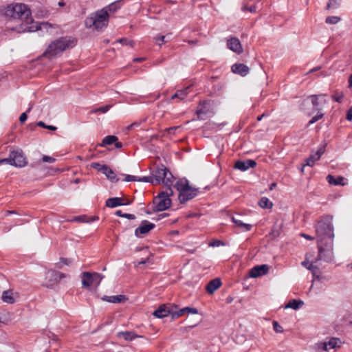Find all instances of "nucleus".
Segmentation results:
<instances>
[{"mask_svg":"<svg viewBox=\"0 0 352 352\" xmlns=\"http://www.w3.org/2000/svg\"><path fill=\"white\" fill-rule=\"evenodd\" d=\"M333 219L332 215L324 214L317 221L314 226L317 240L322 241V240L334 239Z\"/></svg>","mask_w":352,"mask_h":352,"instance_id":"f257e3e1","label":"nucleus"},{"mask_svg":"<svg viewBox=\"0 0 352 352\" xmlns=\"http://www.w3.org/2000/svg\"><path fill=\"white\" fill-rule=\"evenodd\" d=\"M76 41L75 38L69 36L61 37L52 42L43 56L49 58H52L61 54L63 51L72 48L75 46Z\"/></svg>","mask_w":352,"mask_h":352,"instance_id":"f03ea898","label":"nucleus"},{"mask_svg":"<svg viewBox=\"0 0 352 352\" xmlns=\"http://www.w3.org/2000/svg\"><path fill=\"white\" fill-rule=\"evenodd\" d=\"M109 22V14L106 8H102L91 14L85 21L87 28H94L96 30L106 27Z\"/></svg>","mask_w":352,"mask_h":352,"instance_id":"7ed1b4c3","label":"nucleus"},{"mask_svg":"<svg viewBox=\"0 0 352 352\" xmlns=\"http://www.w3.org/2000/svg\"><path fill=\"white\" fill-rule=\"evenodd\" d=\"M174 187L179 192L178 199L182 204L193 199L198 194V189L192 188L186 179L177 180Z\"/></svg>","mask_w":352,"mask_h":352,"instance_id":"20e7f679","label":"nucleus"},{"mask_svg":"<svg viewBox=\"0 0 352 352\" xmlns=\"http://www.w3.org/2000/svg\"><path fill=\"white\" fill-rule=\"evenodd\" d=\"M6 14L13 19H19L28 22L31 17V11L26 5L16 3L8 6Z\"/></svg>","mask_w":352,"mask_h":352,"instance_id":"39448f33","label":"nucleus"},{"mask_svg":"<svg viewBox=\"0 0 352 352\" xmlns=\"http://www.w3.org/2000/svg\"><path fill=\"white\" fill-rule=\"evenodd\" d=\"M318 254V259L326 262H332L334 258L333 239L317 240Z\"/></svg>","mask_w":352,"mask_h":352,"instance_id":"423d86ee","label":"nucleus"},{"mask_svg":"<svg viewBox=\"0 0 352 352\" xmlns=\"http://www.w3.org/2000/svg\"><path fill=\"white\" fill-rule=\"evenodd\" d=\"M173 194L171 188H167L165 191L160 192L154 199V211H163L169 208L171 206L170 197Z\"/></svg>","mask_w":352,"mask_h":352,"instance_id":"0eeeda50","label":"nucleus"},{"mask_svg":"<svg viewBox=\"0 0 352 352\" xmlns=\"http://www.w3.org/2000/svg\"><path fill=\"white\" fill-rule=\"evenodd\" d=\"M103 278V275L97 272H82L81 274L82 287L89 288L91 286L98 287Z\"/></svg>","mask_w":352,"mask_h":352,"instance_id":"6e6552de","label":"nucleus"},{"mask_svg":"<svg viewBox=\"0 0 352 352\" xmlns=\"http://www.w3.org/2000/svg\"><path fill=\"white\" fill-rule=\"evenodd\" d=\"M66 277L67 275L63 272L54 270H50L47 272L45 275L46 286L47 287H52L57 285L61 279Z\"/></svg>","mask_w":352,"mask_h":352,"instance_id":"1a4fd4ad","label":"nucleus"},{"mask_svg":"<svg viewBox=\"0 0 352 352\" xmlns=\"http://www.w3.org/2000/svg\"><path fill=\"white\" fill-rule=\"evenodd\" d=\"M341 341L339 338H332L327 342H321L316 344L315 349L317 352L328 351L329 349L340 347Z\"/></svg>","mask_w":352,"mask_h":352,"instance_id":"9d476101","label":"nucleus"},{"mask_svg":"<svg viewBox=\"0 0 352 352\" xmlns=\"http://www.w3.org/2000/svg\"><path fill=\"white\" fill-rule=\"evenodd\" d=\"M12 163L11 166L22 168L27 165L28 160L23 151L20 149L10 151Z\"/></svg>","mask_w":352,"mask_h":352,"instance_id":"9b49d317","label":"nucleus"},{"mask_svg":"<svg viewBox=\"0 0 352 352\" xmlns=\"http://www.w3.org/2000/svg\"><path fill=\"white\" fill-rule=\"evenodd\" d=\"M91 166L104 174L107 179L112 182H117L119 180L114 171L107 165H102L98 162H93L91 163Z\"/></svg>","mask_w":352,"mask_h":352,"instance_id":"f8f14e48","label":"nucleus"},{"mask_svg":"<svg viewBox=\"0 0 352 352\" xmlns=\"http://www.w3.org/2000/svg\"><path fill=\"white\" fill-rule=\"evenodd\" d=\"M326 95H311L309 96L313 106V112H321L323 106L327 103Z\"/></svg>","mask_w":352,"mask_h":352,"instance_id":"ddd939ff","label":"nucleus"},{"mask_svg":"<svg viewBox=\"0 0 352 352\" xmlns=\"http://www.w3.org/2000/svg\"><path fill=\"white\" fill-rule=\"evenodd\" d=\"M155 227V224L147 220H144L140 225L135 230V235L137 237H142V235L147 234Z\"/></svg>","mask_w":352,"mask_h":352,"instance_id":"4468645a","label":"nucleus"},{"mask_svg":"<svg viewBox=\"0 0 352 352\" xmlns=\"http://www.w3.org/2000/svg\"><path fill=\"white\" fill-rule=\"evenodd\" d=\"M196 114L198 120H206L208 116L212 114L209 104L206 102L199 103L196 111Z\"/></svg>","mask_w":352,"mask_h":352,"instance_id":"2eb2a0df","label":"nucleus"},{"mask_svg":"<svg viewBox=\"0 0 352 352\" xmlns=\"http://www.w3.org/2000/svg\"><path fill=\"white\" fill-rule=\"evenodd\" d=\"M172 307L173 305H162L153 313V315L157 318H163L172 314Z\"/></svg>","mask_w":352,"mask_h":352,"instance_id":"dca6fc26","label":"nucleus"},{"mask_svg":"<svg viewBox=\"0 0 352 352\" xmlns=\"http://www.w3.org/2000/svg\"><path fill=\"white\" fill-rule=\"evenodd\" d=\"M177 309V306L173 305L172 307V314L171 317L173 319L178 318L186 314H197V309L195 308H192L189 307H184L179 310H176Z\"/></svg>","mask_w":352,"mask_h":352,"instance_id":"f3484780","label":"nucleus"},{"mask_svg":"<svg viewBox=\"0 0 352 352\" xmlns=\"http://www.w3.org/2000/svg\"><path fill=\"white\" fill-rule=\"evenodd\" d=\"M227 47L231 51L240 54L243 52V47L239 38L236 37H230L227 40Z\"/></svg>","mask_w":352,"mask_h":352,"instance_id":"a211bd4d","label":"nucleus"},{"mask_svg":"<svg viewBox=\"0 0 352 352\" xmlns=\"http://www.w3.org/2000/svg\"><path fill=\"white\" fill-rule=\"evenodd\" d=\"M269 271L267 265H256L252 267L249 272L250 276L252 278H257L265 275Z\"/></svg>","mask_w":352,"mask_h":352,"instance_id":"6ab92c4d","label":"nucleus"},{"mask_svg":"<svg viewBox=\"0 0 352 352\" xmlns=\"http://www.w3.org/2000/svg\"><path fill=\"white\" fill-rule=\"evenodd\" d=\"M325 146H320L318 148V151L314 153L309 155L308 158L306 160V163L305 166H309L312 167L315 162L320 160L321 155L324 153Z\"/></svg>","mask_w":352,"mask_h":352,"instance_id":"aec40b11","label":"nucleus"},{"mask_svg":"<svg viewBox=\"0 0 352 352\" xmlns=\"http://www.w3.org/2000/svg\"><path fill=\"white\" fill-rule=\"evenodd\" d=\"M256 163L253 160H247L246 161L238 160L234 164V168L242 171H245L250 168H254Z\"/></svg>","mask_w":352,"mask_h":352,"instance_id":"412c9836","label":"nucleus"},{"mask_svg":"<svg viewBox=\"0 0 352 352\" xmlns=\"http://www.w3.org/2000/svg\"><path fill=\"white\" fill-rule=\"evenodd\" d=\"M231 70L233 73L241 76H245L249 74L250 68L243 63H235L232 65Z\"/></svg>","mask_w":352,"mask_h":352,"instance_id":"4be33fe9","label":"nucleus"},{"mask_svg":"<svg viewBox=\"0 0 352 352\" xmlns=\"http://www.w3.org/2000/svg\"><path fill=\"white\" fill-rule=\"evenodd\" d=\"M166 167L163 165L157 167L153 171V175L155 184H160L161 182L162 183L163 179H164V177H166Z\"/></svg>","mask_w":352,"mask_h":352,"instance_id":"5701e85b","label":"nucleus"},{"mask_svg":"<svg viewBox=\"0 0 352 352\" xmlns=\"http://www.w3.org/2000/svg\"><path fill=\"white\" fill-rule=\"evenodd\" d=\"M129 203H124V199L120 197H111L106 201V206L116 208L120 206L128 205Z\"/></svg>","mask_w":352,"mask_h":352,"instance_id":"b1692460","label":"nucleus"},{"mask_svg":"<svg viewBox=\"0 0 352 352\" xmlns=\"http://www.w3.org/2000/svg\"><path fill=\"white\" fill-rule=\"evenodd\" d=\"M327 180L331 185L344 186L346 184V179L342 176L335 178L333 176L329 175L327 177Z\"/></svg>","mask_w":352,"mask_h":352,"instance_id":"393cba45","label":"nucleus"},{"mask_svg":"<svg viewBox=\"0 0 352 352\" xmlns=\"http://www.w3.org/2000/svg\"><path fill=\"white\" fill-rule=\"evenodd\" d=\"M221 285V281L219 278H214L210 280L206 285L207 292L212 294Z\"/></svg>","mask_w":352,"mask_h":352,"instance_id":"a878e982","label":"nucleus"},{"mask_svg":"<svg viewBox=\"0 0 352 352\" xmlns=\"http://www.w3.org/2000/svg\"><path fill=\"white\" fill-rule=\"evenodd\" d=\"M232 221L241 230L250 231L252 228V225L250 223H243L241 220L236 219L234 217L231 218Z\"/></svg>","mask_w":352,"mask_h":352,"instance_id":"bb28decb","label":"nucleus"},{"mask_svg":"<svg viewBox=\"0 0 352 352\" xmlns=\"http://www.w3.org/2000/svg\"><path fill=\"white\" fill-rule=\"evenodd\" d=\"M102 299L111 303H120L124 301L126 298L124 295H117L111 296H104Z\"/></svg>","mask_w":352,"mask_h":352,"instance_id":"cd10ccee","label":"nucleus"},{"mask_svg":"<svg viewBox=\"0 0 352 352\" xmlns=\"http://www.w3.org/2000/svg\"><path fill=\"white\" fill-rule=\"evenodd\" d=\"M166 177H164V179H163L162 183L167 188H171L173 182L174 181V177L172 173L168 170V169L166 167Z\"/></svg>","mask_w":352,"mask_h":352,"instance_id":"c85d7f7f","label":"nucleus"},{"mask_svg":"<svg viewBox=\"0 0 352 352\" xmlns=\"http://www.w3.org/2000/svg\"><path fill=\"white\" fill-rule=\"evenodd\" d=\"M117 140H118V138L116 135H107L104 138L102 142L100 144V146L104 147L108 145H111Z\"/></svg>","mask_w":352,"mask_h":352,"instance_id":"c756f323","label":"nucleus"},{"mask_svg":"<svg viewBox=\"0 0 352 352\" xmlns=\"http://www.w3.org/2000/svg\"><path fill=\"white\" fill-rule=\"evenodd\" d=\"M119 337H122L125 340L131 341L138 336L132 331H122L118 333Z\"/></svg>","mask_w":352,"mask_h":352,"instance_id":"7c9ffc66","label":"nucleus"},{"mask_svg":"<svg viewBox=\"0 0 352 352\" xmlns=\"http://www.w3.org/2000/svg\"><path fill=\"white\" fill-rule=\"evenodd\" d=\"M2 300L8 304H13L14 299L10 291H4L2 294Z\"/></svg>","mask_w":352,"mask_h":352,"instance_id":"2f4dec72","label":"nucleus"},{"mask_svg":"<svg viewBox=\"0 0 352 352\" xmlns=\"http://www.w3.org/2000/svg\"><path fill=\"white\" fill-rule=\"evenodd\" d=\"M303 305V302L302 300H297L296 299H293L289 301V302L285 305V308H291L294 310L299 309L300 306Z\"/></svg>","mask_w":352,"mask_h":352,"instance_id":"473e14b6","label":"nucleus"},{"mask_svg":"<svg viewBox=\"0 0 352 352\" xmlns=\"http://www.w3.org/2000/svg\"><path fill=\"white\" fill-rule=\"evenodd\" d=\"M187 95H188V89L178 90V91H177V92L175 94H173L172 96L171 99L174 100L175 98H178L179 100H182L186 98Z\"/></svg>","mask_w":352,"mask_h":352,"instance_id":"72a5a7b5","label":"nucleus"},{"mask_svg":"<svg viewBox=\"0 0 352 352\" xmlns=\"http://www.w3.org/2000/svg\"><path fill=\"white\" fill-rule=\"evenodd\" d=\"M258 205L262 208H272L273 206L272 202L270 201V199L265 197H263L260 199Z\"/></svg>","mask_w":352,"mask_h":352,"instance_id":"f704fd0d","label":"nucleus"},{"mask_svg":"<svg viewBox=\"0 0 352 352\" xmlns=\"http://www.w3.org/2000/svg\"><path fill=\"white\" fill-rule=\"evenodd\" d=\"M302 265L309 270L311 271L314 276H316V272L318 270V268L316 266L314 265L313 263H310L308 261H303Z\"/></svg>","mask_w":352,"mask_h":352,"instance_id":"c9c22d12","label":"nucleus"},{"mask_svg":"<svg viewBox=\"0 0 352 352\" xmlns=\"http://www.w3.org/2000/svg\"><path fill=\"white\" fill-rule=\"evenodd\" d=\"M341 0H329L327 4L326 10L336 9L340 4Z\"/></svg>","mask_w":352,"mask_h":352,"instance_id":"e433bc0d","label":"nucleus"},{"mask_svg":"<svg viewBox=\"0 0 352 352\" xmlns=\"http://www.w3.org/2000/svg\"><path fill=\"white\" fill-rule=\"evenodd\" d=\"M340 20V17L338 16H329L326 18L325 23L327 24H337Z\"/></svg>","mask_w":352,"mask_h":352,"instance_id":"4c0bfd02","label":"nucleus"},{"mask_svg":"<svg viewBox=\"0 0 352 352\" xmlns=\"http://www.w3.org/2000/svg\"><path fill=\"white\" fill-rule=\"evenodd\" d=\"M107 10V12L109 11L111 12H115L120 8V1H116L114 3H111L107 7L105 8Z\"/></svg>","mask_w":352,"mask_h":352,"instance_id":"58836bf2","label":"nucleus"},{"mask_svg":"<svg viewBox=\"0 0 352 352\" xmlns=\"http://www.w3.org/2000/svg\"><path fill=\"white\" fill-rule=\"evenodd\" d=\"M116 214L118 217L126 218L128 219H135V216L133 214L122 213L121 210H117Z\"/></svg>","mask_w":352,"mask_h":352,"instance_id":"ea45409f","label":"nucleus"},{"mask_svg":"<svg viewBox=\"0 0 352 352\" xmlns=\"http://www.w3.org/2000/svg\"><path fill=\"white\" fill-rule=\"evenodd\" d=\"M138 182H147L155 184L153 175L152 176L139 177Z\"/></svg>","mask_w":352,"mask_h":352,"instance_id":"a19ab883","label":"nucleus"},{"mask_svg":"<svg viewBox=\"0 0 352 352\" xmlns=\"http://www.w3.org/2000/svg\"><path fill=\"white\" fill-rule=\"evenodd\" d=\"M331 97L335 101L338 102H342L344 98V94L342 92H336Z\"/></svg>","mask_w":352,"mask_h":352,"instance_id":"79ce46f5","label":"nucleus"},{"mask_svg":"<svg viewBox=\"0 0 352 352\" xmlns=\"http://www.w3.org/2000/svg\"><path fill=\"white\" fill-rule=\"evenodd\" d=\"M317 113H318V114L313 116L312 118L309 120V125L316 122L317 121H318L320 119H321L324 116V114L322 112H317Z\"/></svg>","mask_w":352,"mask_h":352,"instance_id":"37998d69","label":"nucleus"},{"mask_svg":"<svg viewBox=\"0 0 352 352\" xmlns=\"http://www.w3.org/2000/svg\"><path fill=\"white\" fill-rule=\"evenodd\" d=\"M37 124L41 127L45 128L51 131H56L57 129L56 126L52 125H46L45 123L42 121L38 122Z\"/></svg>","mask_w":352,"mask_h":352,"instance_id":"c03bdc74","label":"nucleus"},{"mask_svg":"<svg viewBox=\"0 0 352 352\" xmlns=\"http://www.w3.org/2000/svg\"><path fill=\"white\" fill-rule=\"evenodd\" d=\"M139 177L131 175H125V177L124 181L126 182H138Z\"/></svg>","mask_w":352,"mask_h":352,"instance_id":"a18cd8bd","label":"nucleus"},{"mask_svg":"<svg viewBox=\"0 0 352 352\" xmlns=\"http://www.w3.org/2000/svg\"><path fill=\"white\" fill-rule=\"evenodd\" d=\"M147 263H148V264H152L153 263V261H151L150 257H148L146 259H144V260H142V261H138V262L135 263V266H139L140 265H144V264H147Z\"/></svg>","mask_w":352,"mask_h":352,"instance_id":"49530a36","label":"nucleus"},{"mask_svg":"<svg viewBox=\"0 0 352 352\" xmlns=\"http://www.w3.org/2000/svg\"><path fill=\"white\" fill-rule=\"evenodd\" d=\"M273 328L277 333H282L283 331V327L276 321L273 322Z\"/></svg>","mask_w":352,"mask_h":352,"instance_id":"de8ad7c7","label":"nucleus"},{"mask_svg":"<svg viewBox=\"0 0 352 352\" xmlns=\"http://www.w3.org/2000/svg\"><path fill=\"white\" fill-rule=\"evenodd\" d=\"M55 161H56V159L52 157H50V156L43 155L42 157V162H45V163L52 164V163H54Z\"/></svg>","mask_w":352,"mask_h":352,"instance_id":"09e8293b","label":"nucleus"},{"mask_svg":"<svg viewBox=\"0 0 352 352\" xmlns=\"http://www.w3.org/2000/svg\"><path fill=\"white\" fill-rule=\"evenodd\" d=\"M256 7L254 5L251 6L250 7H248L246 5H244L242 7V10L244 11V12L245 11H249L250 12H256Z\"/></svg>","mask_w":352,"mask_h":352,"instance_id":"8fccbe9b","label":"nucleus"},{"mask_svg":"<svg viewBox=\"0 0 352 352\" xmlns=\"http://www.w3.org/2000/svg\"><path fill=\"white\" fill-rule=\"evenodd\" d=\"M110 107L107 105V106H104V107H100V108H98V109H94L93 111L94 113H96V112H101V113H106L107 111H109Z\"/></svg>","mask_w":352,"mask_h":352,"instance_id":"3c124183","label":"nucleus"},{"mask_svg":"<svg viewBox=\"0 0 352 352\" xmlns=\"http://www.w3.org/2000/svg\"><path fill=\"white\" fill-rule=\"evenodd\" d=\"M222 245H223V243L219 240H213L209 243V246L210 247H219Z\"/></svg>","mask_w":352,"mask_h":352,"instance_id":"603ef678","label":"nucleus"},{"mask_svg":"<svg viewBox=\"0 0 352 352\" xmlns=\"http://www.w3.org/2000/svg\"><path fill=\"white\" fill-rule=\"evenodd\" d=\"M4 163L9 164L10 165H11L12 157H11V154L10 153L9 154V157H8L3 158V159H0V165L2 164H4Z\"/></svg>","mask_w":352,"mask_h":352,"instance_id":"864d4df0","label":"nucleus"},{"mask_svg":"<svg viewBox=\"0 0 352 352\" xmlns=\"http://www.w3.org/2000/svg\"><path fill=\"white\" fill-rule=\"evenodd\" d=\"M156 42L158 43L160 45H161L162 43H165V36L163 35L157 36L155 38Z\"/></svg>","mask_w":352,"mask_h":352,"instance_id":"5fc2aeb1","label":"nucleus"},{"mask_svg":"<svg viewBox=\"0 0 352 352\" xmlns=\"http://www.w3.org/2000/svg\"><path fill=\"white\" fill-rule=\"evenodd\" d=\"M179 128V126L167 128L166 131L169 134H175V131Z\"/></svg>","mask_w":352,"mask_h":352,"instance_id":"6e6d98bb","label":"nucleus"},{"mask_svg":"<svg viewBox=\"0 0 352 352\" xmlns=\"http://www.w3.org/2000/svg\"><path fill=\"white\" fill-rule=\"evenodd\" d=\"M346 119L349 121L352 120V107L348 110Z\"/></svg>","mask_w":352,"mask_h":352,"instance_id":"4d7b16f0","label":"nucleus"},{"mask_svg":"<svg viewBox=\"0 0 352 352\" xmlns=\"http://www.w3.org/2000/svg\"><path fill=\"white\" fill-rule=\"evenodd\" d=\"M27 118L28 116L26 113H23L19 117V121L23 123L27 120Z\"/></svg>","mask_w":352,"mask_h":352,"instance_id":"13d9d810","label":"nucleus"},{"mask_svg":"<svg viewBox=\"0 0 352 352\" xmlns=\"http://www.w3.org/2000/svg\"><path fill=\"white\" fill-rule=\"evenodd\" d=\"M60 262L66 265H69L70 264V261L67 258H60Z\"/></svg>","mask_w":352,"mask_h":352,"instance_id":"bf43d9fd","label":"nucleus"},{"mask_svg":"<svg viewBox=\"0 0 352 352\" xmlns=\"http://www.w3.org/2000/svg\"><path fill=\"white\" fill-rule=\"evenodd\" d=\"M301 236L308 240H314V237H313L309 234H301Z\"/></svg>","mask_w":352,"mask_h":352,"instance_id":"052dcab7","label":"nucleus"},{"mask_svg":"<svg viewBox=\"0 0 352 352\" xmlns=\"http://www.w3.org/2000/svg\"><path fill=\"white\" fill-rule=\"evenodd\" d=\"M114 144L116 148H120L122 147V143L118 142V140L116 142H114Z\"/></svg>","mask_w":352,"mask_h":352,"instance_id":"680f3d73","label":"nucleus"},{"mask_svg":"<svg viewBox=\"0 0 352 352\" xmlns=\"http://www.w3.org/2000/svg\"><path fill=\"white\" fill-rule=\"evenodd\" d=\"M12 214H17L16 210H6L5 212V216H8Z\"/></svg>","mask_w":352,"mask_h":352,"instance_id":"e2e57ef3","label":"nucleus"},{"mask_svg":"<svg viewBox=\"0 0 352 352\" xmlns=\"http://www.w3.org/2000/svg\"><path fill=\"white\" fill-rule=\"evenodd\" d=\"M72 221H83L82 217H81V216L75 217L73 219Z\"/></svg>","mask_w":352,"mask_h":352,"instance_id":"0e129e2a","label":"nucleus"},{"mask_svg":"<svg viewBox=\"0 0 352 352\" xmlns=\"http://www.w3.org/2000/svg\"><path fill=\"white\" fill-rule=\"evenodd\" d=\"M349 88H352V74H351V76H349Z\"/></svg>","mask_w":352,"mask_h":352,"instance_id":"69168bd1","label":"nucleus"},{"mask_svg":"<svg viewBox=\"0 0 352 352\" xmlns=\"http://www.w3.org/2000/svg\"><path fill=\"white\" fill-rule=\"evenodd\" d=\"M320 69V67H314L312 69H311L309 72L312 73V72L319 70Z\"/></svg>","mask_w":352,"mask_h":352,"instance_id":"338daca9","label":"nucleus"},{"mask_svg":"<svg viewBox=\"0 0 352 352\" xmlns=\"http://www.w3.org/2000/svg\"><path fill=\"white\" fill-rule=\"evenodd\" d=\"M266 116L265 113H263L259 116L257 117V120L258 121H261L262 120L263 118H264L265 116Z\"/></svg>","mask_w":352,"mask_h":352,"instance_id":"774afa93","label":"nucleus"}]
</instances>
